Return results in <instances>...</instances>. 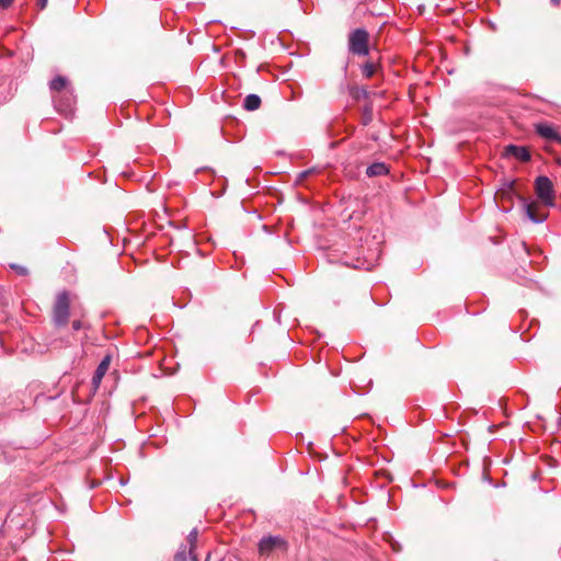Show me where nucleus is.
<instances>
[{
  "label": "nucleus",
  "instance_id": "nucleus-1",
  "mask_svg": "<svg viewBox=\"0 0 561 561\" xmlns=\"http://www.w3.org/2000/svg\"><path fill=\"white\" fill-rule=\"evenodd\" d=\"M501 193L503 195L515 194L518 199L522 202L523 207L525 209L526 216L528 219L535 224H541L547 219V213L539 211L537 209V204L535 202H527V199L515 192V182L514 181H505L502 184Z\"/></svg>",
  "mask_w": 561,
  "mask_h": 561
},
{
  "label": "nucleus",
  "instance_id": "nucleus-2",
  "mask_svg": "<svg viewBox=\"0 0 561 561\" xmlns=\"http://www.w3.org/2000/svg\"><path fill=\"white\" fill-rule=\"evenodd\" d=\"M369 33L365 28H356L348 34V51L357 56L369 54Z\"/></svg>",
  "mask_w": 561,
  "mask_h": 561
},
{
  "label": "nucleus",
  "instance_id": "nucleus-3",
  "mask_svg": "<svg viewBox=\"0 0 561 561\" xmlns=\"http://www.w3.org/2000/svg\"><path fill=\"white\" fill-rule=\"evenodd\" d=\"M70 301L69 296L66 291L59 293L56 297L53 319L56 327H64L67 324L69 319Z\"/></svg>",
  "mask_w": 561,
  "mask_h": 561
},
{
  "label": "nucleus",
  "instance_id": "nucleus-4",
  "mask_svg": "<svg viewBox=\"0 0 561 561\" xmlns=\"http://www.w3.org/2000/svg\"><path fill=\"white\" fill-rule=\"evenodd\" d=\"M538 198L547 206L553 205V185L549 178L540 175L535 181Z\"/></svg>",
  "mask_w": 561,
  "mask_h": 561
},
{
  "label": "nucleus",
  "instance_id": "nucleus-5",
  "mask_svg": "<svg viewBox=\"0 0 561 561\" xmlns=\"http://www.w3.org/2000/svg\"><path fill=\"white\" fill-rule=\"evenodd\" d=\"M277 548H286L285 540L278 536L263 537L259 542V551L261 554H270Z\"/></svg>",
  "mask_w": 561,
  "mask_h": 561
},
{
  "label": "nucleus",
  "instance_id": "nucleus-6",
  "mask_svg": "<svg viewBox=\"0 0 561 561\" xmlns=\"http://www.w3.org/2000/svg\"><path fill=\"white\" fill-rule=\"evenodd\" d=\"M536 131L539 136L547 140L557 141L561 144V136L554 130V128L551 125L547 123L536 124Z\"/></svg>",
  "mask_w": 561,
  "mask_h": 561
},
{
  "label": "nucleus",
  "instance_id": "nucleus-7",
  "mask_svg": "<svg viewBox=\"0 0 561 561\" xmlns=\"http://www.w3.org/2000/svg\"><path fill=\"white\" fill-rule=\"evenodd\" d=\"M110 363H111V357L106 356L98 365V367L94 371V375L92 377V386L94 387L95 390L100 387L104 375L108 370Z\"/></svg>",
  "mask_w": 561,
  "mask_h": 561
},
{
  "label": "nucleus",
  "instance_id": "nucleus-8",
  "mask_svg": "<svg viewBox=\"0 0 561 561\" xmlns=\"http://www.w3.org/2000/svg\"><path fill=\"white\" fill-rule=\"evenodd\" d=\"M506 153L513 156L519 161H528L530 160V153L525 147H518L515 145H510L506 148Z\"/></svg>",
  "mask_w": 561,
  "mask_h": 561
},
{
  "label": "nucleus",
  "instance_id": "nucleus-9",
  "mask_svg": "<svg viewBox=\"0 0 561 561\" xmlns=\"http://www.w3.org/2000/svg\"><path fill=\"white\" fill-rule=\"evenodd\" d=\"M387 173H388V168L385 163H381V162H375V163L370 164L366 170V174L368 176H380V175H385Z\"/></svg>",
  "mask_w": 561,
  "mask_h": 561
},
{
  "label": "nucleus",
  "instance_id": "nucleus-10",
  "mask_svg": "<svg viewBox=\"0 0 561 561\" xmlns=\"http://www.w3.org/2000/svg\"><path fill=\"white\" fill-rule=\"evenodd\" d=\"M197 536H198V531L196 528L192 529L187 536V541L190 543L188 554H190V558L192 561H198V558L194 552V550L196 548Z\"/></svg>",
  "mask_w": 561,
  "mask_h": 561
},
{
  "label": "nucleus",
  "instance_id": "nucleus-11",
  "mask_svg": "<svg viewBox=\"0 0 561 561\" xmlns=\"http://www.w3.org/2000/svg\"><path fill=\"white\" fill-rule=\"evenodd\" d=\"M261 105V99L257 94H249L243 101V107L247 111H255Z\"/></svg>",
  "mask_w": 561,
  "mask_h": 561
},
{
  "label": "nucleus",
  "instance_id": "nucleus-12",
  "mask_svg": "<svg viewBox=\"0 0 561 561\" xmlns=\"http://www.w3.org/2000/svg\"><path fill=\"white\" fill-rule=\"evenodd\" d=\"M66 85H67V79L61 76H58L55 79H53L49 84L50 89L53 91H57V92L61 91L64 88H66Z\"/></svg>",
  "mask_w": 561,
  "mask_h": 561
},
{
  "label": "nucleus",
  "instance_id": "nucleus-13",
  "mask_svg": "<svg viewBox=\"0 0 561 561\" xmlns=\"http://www.w3.org/2000/svg\"><path fill=\"white\" fill-rule=\"evenodd\" d=\"M362 72L366 78H371L377 72V66L373 62H365L362 66Z\"/></svg>",
  "mask_w": 561,
  "mask_h": 561
},
{
  "label": "nucleus",
  "instance_id": "nucleus-14",
  "mask_svg": "<svg viewBox=\"0 0 561 561\" xmlns=\"http://www.w3.org/2000/svg\"><path fill=\"white\" fill-rule=\"evenodd\" d=\"M188 550L186 546H182L179 551L174 556V561H186L187 560Z\"/></svg>",
  "mask_w": 561,
  "mask_h": 561
},
{
  "label": "nucleus",
  "instance_id": "nucleus-15",
  "mask_svg": "<svg viewBox=\"0 0 561 561\" xmlns=\"http://www.w3.org/2000/svg\"><path fill=\"white\" fill-rule=\"evenodd\" d=\"M10 268L15 271L19 275L21 276H27L28 275V270L27 267L23 266V265H19V264H10Z\"/></svg>",
  "mask_w": 561,
  "mask_h": 561
},
{
  "label": "nucleus",
  "instance_id": "nucleus-16",
  "mask_svg": "<svg viewBox=\"0 0 561 561\" xmlns=\"http://www.w3.org/2000/svg\"><path fill=\"white\" fill-rule=\"evenodd\" d=\"M371 122V108L366 107L363 116V124L368 125Z\"/></svg>",
  "mask_w": 561,
  "mask_h": 561
},
{
  "label": "nucleus",
  "instance_id": "nucleus-17",
  "mask_svg": "<svg viewBox=\"0 0 561 561\" xmlns=\"http://www.w3.org/2000/svg\"><path fill=\"white\" fill-rule=\"evenodd\" d=\"M314 172V169H308L298 174V182H301L302 180L307 179L310 174Z\"/></svg>",
  "mask_w": 561,
  "mask_h": 561
},
{
  "label": "nucleus",
  "instance_id": "nucleus-18",
  "mask_svg": "<svg viewBox=\"0 0 561 561\" xmlns=\"http://www.w3.org/2000/svg\"><path fill=\"white\" fill-rule=\"evenodd\" d=\"M369 95V92L365 89V88H362L358 93H357V96L356 98H364V99H367Z\"/></svg>",
  "mask_w": 561,
  "mask_h": 561
},
{
  "label": "nucleus",
  "instance_id": "nucleus-19",
  "mask_svg": "<svg viewBox=\"0 0 561 561\" xmlns=\"http://www.w3.org/2000/svg\"><path fill=\"white\" fill-rule=\"evenodd\" d=\"M13 0H0V8L7 9L11 5Z\"/></svg>",
  "mask_w": 561,
  "mask_h": 561
},
{
  "label": "nucleus",
  "instance_id": "nucleus-20",
  "mask_svg": "<svg viewBox=\"0 0 561 561\" xmlns=\"http://www.w3.org/2000/svg\"><path fill=\"white\" fill-rule=\"evenodd\" d=\"M81 328H82V323H81V321L76 320V321H73V322H72V329H73L75 331H79Z\"/></svg>",
  "mask_w": 561,
  "mask_h": 561
},
{
  "label": "nucleus",
  "instance_id": "nucleus-21",
  "mask_svg": "<svg viewBox=\"0 0 561 561\" xmlns=\"http://www.w3.org/2000/svg\"><path fill=\"white\" fill-rule=\"evenodd\" d=\"M37 5L41 10L45 9L47 5V0H37Z\"/></svg>",
  "mask_w": 561,
  "mask_h": 561
},
{
  "label": "nucleus",
  "instance_id": "nucleus-22",
  "mask_svg": "<svg viewBox=\"0 0 561 561\" xmlns=\"http://www.w3.org/2000/svg\"><path fill=\"white\" fill-rule=\"evenodd\" d=\"M550 2L557 7L560 4L561 0H550Z\"/></svg>",
  "mask_w": 561,
  "mask_h": 561
},
{
  "label": "nucleus",
  "instance_id": "nucleus-23",
  "mask_svg": "<svg viewBox=\"0 0 561 561\" xmlns=\"http://www.w3.org/2000/svg\"><path fill=\"white\" fill-rule=\"evenodd\" d=\"M209 558H210V554L208 553V556H207V558H206V561H208V560H209Z\"/></svg>",
  "mask_w": 561,
  "mask_h": 561
}]
</instances>
